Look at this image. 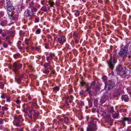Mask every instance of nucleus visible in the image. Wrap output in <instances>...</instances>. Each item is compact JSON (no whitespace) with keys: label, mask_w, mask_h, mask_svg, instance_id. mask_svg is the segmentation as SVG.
Here are the masks:
<instances>
[{"label":"nucleus","mask_w":131,"mask_h":131,"mask_svg":"<svg viewBox=\"0 0 131 131\" xmlns=\"http://www.w3.org/2000/svg\"><path fill=\"white\" fill-rule=\"evenodd\" d=\"M96 122L94 120H93L89 123L87 128V131H94L97 129Z\"/></svg>","instance_id":"1"},{"label":"nucleus","mask_w":131,"mask_h":131,"mask_svg":"<svg viewBox=\"0 0 131 131\" xmlns=\"http://www.w3.org/2000/svg\"><path fill=\"white\" fill-rule=\"evenodd\" d=\"M21 64L18 63L16 62L14 63L13 64V68L12 69L13 71L15 72L17 77L19 75L18 73V71L19 69H21Z\"/></svg>","instance_id":"2"},{"label":"nucleus","mask_w":131,"mask_h":131,"mask_svg":"<svg viewBox=\"0 0 131 131\" xmlns=\"http://www.w3.org/2000/svg\"><path fill=\"white\" fill-rule=\"evenodd\" d=\"M128 46V45H126L124 48L121 49L119 52V54L120 56L124 57L126 56L127 53Z\"/></svg>","instance_id":"3"},{"label":"nucleus","mask_w":131,"mask_h":131,"mask_svg":"<svg viewBox=\"0 0 131 131\" xmlns=\"http://www.w3.org/2000/svg\"><path fill=\"white\" fill-rule=\"evenodd\" d=\"M117 59L114 57H112L110 59V60L107 62L109 67L111 69H113L114 67V64L116 62Z\"/></svg>","instance_id":"4"},{"label":"nucleus","mask_w":131,"mask_h":131,"mask_svg":"<svg viewBox=\"0 0 131 131\" xmlns=\"http://www.w3.org/2000/svg\"><path fill=\"white\" fill-rule=\"evenodd\" d=\"M116 69L117 74L119 75L122 76L125 73L124 69L121 66H118Z\"/></svg>","instance_id":"5"},{"label":"nucleus","mask_w":131,"mask_h":131,"mask_svg":"<svg viewBox=\"0 0 131 131\" xmlns=\"http://www.w3.org/2000/svg\"><path fill=\"white\" fill-rule=\"evenodd\" d=\"M127 121L129 122H131V118L124 117L122 118L121 122L122 124L124 126H125V121Z\"/></svg>","instance_id":"6"},{"label":"nucleus","mask_w":131,"mask_h":131,"mask_svg":"<svg viewBox=\"0 0 131 131\" xmlns=\"http://www.w3.org/2000/svg\"><path fill=\"white\" fill-rule=\"evenodd\" d=\"M100 85L99 84L97 85L96 86L95 89H94L92 90V92L93 94L96 95L97 92L100 90L101 89Z\"/></svg>","instance_id":"7"},{"label":"nucleus","mask_w":131,"mask_h":131,"mask_svg":"<svg viewBox=\"0 0 131 131\" xmlns=\"http://www.w3.org/2000/svg\"><path fill=\"white\" fill-rule=\"evenodd\" d=\"M65 37L63 36L59 37L58 38V41L60 43L63 44L66 41Z\"/></svg>","instance_id":"8"},{"label":"nucleus","mask_w":131,"mask_h":131,"mask_svg":"<svg viewBox=\"0 0 131 131\" xmlns=\"http://www.w3.org/2000/svg\"><path fill=\"white\" fill-rule=\"evenodd\" d=\"M14 121H23V118L21 115H15L14 116Z\"/></svg>","instance_id":"9"},{"label":"nucleus","mask_w":131,"mask_h":131,"mask_svg":"<svg viewBox=\"0 0 131 131\" xmlns=\"http://www.w3.org/2000/svg\"><path fill=\"white\" fill-rule=\"evenodd\" d=\"M55 56V55L54 53H51L49 54V56L47 57V60L49 62L52 60L53 57Z\"/></svg>","instance_id":"10"},{"label":"nucleus","mask_w":131,"mask_h":131,"mask_svg":"<svg viewBox=\"0 0 131 131\" xmlns=\"http://www.w3.org/2000/svg\"><path fill=\"white\" fill-rule=\"evenodd\" d=\"M86 90L85 91H89V95L90 96V97L92 98V97H91V96L92 95V94L91 91H90V89L92 87L91 86V85L90 84H88L86 85Z\"/></svg>","instance_id":"11"},{"label":"nucleus","mask_w":131,"mask_h":131,"mask_svg":"<svg viewBox=\"0 0 131 131\" xmlns=\"http://www.w3.org/2000/svg\"><path fill=\"white\" fill-rule=\"evenodd\" d=\"M114 85L113 84L112 85L105 84V89L106 90H109L112 89Z\"/></svg>","instance_id":"12"},{"label":"nucleus","mask_w":131,"mask_h":131,"mask_svg":"<svg viewBox=\"0 0 131 131\" xmlns=\"http://www.w3.org/2000/svg\"><path fill=\"white\" fill-rule=\"evenodd\" d=\"M24 77V74L22 73L20 75L18 78H16V79L18 83H19L20 81Z\"/></svg>","instance_id":"13"},{"label":"nucleus","mask_w":131,"mask_h":131,"mask_svg":"<svg viewBox=\"0 0 131 131\" xmlns=\"http://www.w3.org/2000/svg\"><path fill=\"white\" fill-rule=\"evenodd\" d=\"M23 121H14L13 124L14 125L17 126H20L21 124V123Z\"/></svg>","instance_id":"14"},{"label":"nucleus","mask_w":131,"mask_h":131,"mask_svg":"<svg viewBox=\"0 0 131 131\" xmlns=\"http://www.w3.org/2000/svg\"><path fill=\"white\" fill-rule=\"evenodd\" d=\"M64 121L66 124L69 125L70 122L71 118L67 117H66L64 118Z\"/></svg>","instance_id":"15"},{"label":"nucleus","mask_w":131,"mask_h":131,"mask_svg":"<svg viewBox=\"0 0 131 131\" xmlns=\"http://www.w3.org/2000/svg\"><path fill=\"white\" fill-rule=\"evenodd\" d=\"M39 115V113L38 111H34V114L33 115L34 119H37Z\"/></svg>","instance_id":"16"},{"label":"nucleus","mask_w":131,"mask_h":131,"mask_svg":"<svg viewBox=\"0 0 131 131\" xmlns=\"http://www.w3.org/2000/svg\"><path fill=\"white\" fill-rule=\"evenodd\" d=\"M7 9L10 12H12L15 9L14 6L12 5L7 8Z\"/></svg>","instance_id":"17"},{"label":"nucleus","mask_w":131,"mask_h":131,"mask_svg":"<svg viewBox=\"0 0 131 131\" xmlns=\"http://www.w3.org/2000/svg\"><path fill=\"white\" fill-rule=\"evenodd\" d=\"M43 66L46 69L49 68L50 69V68L49 67L50 66L49 63L46 62L44 64Z\"/></svg>","instance_id":"18"},{"label":"nucleus","mask_w":131,"mask_h":131,"mask_svg":"<svg viewBox=\"0 0 131 131\" xmlns=\"http://www.w3.org/2000/svg\"><path fill=\"white\" fill-rule=\"evenodd\" d=\"M2 98H9L10 97L9 95L7 94H4L2 95L1 96Z\"/></svg>","instance_id":"19"},{"label":"nucleus","mask_w":131,"mask_h":131,"mask_svg":"<svg viewBox=\"0 0 131 131\" xmlns=\"http://www.w3.org/2000/svg\"><path fill=\"white\" fill-rule=\"evenodd\" d=\"M10 16L12 17L13 20H16L18 18V16L16 14L13 15H11Z\"/></svg>","instance_id":"20"},{"label":"nucleus","mask_w":131,"mask_h":131,"mask_svg":"<svg viewBox=\"0 0 131 131\" xmlns=\"http://www.w3.org/2000/svg\"><path fill=\"white\" fill-rule=\"evenodd\" d=\"M119 114L117 113H113L112 114V117L115 118H117L119 116Z\"/></svg>","instance_id":"21"},{"label":"nucleus","mask_w":131,"mask_h":131,"mask_svg":"<svg viewBox=\"0 0 131 131\" xmlns=\"http://www.w3.org/2000/svg\"><path fill=\"white\" fill-rule=\"evenodd\" d=\"M6 8L9 7L12 5L11 3L9 1H6Z\"/></svg>","instance_id":"22"},{"label":"nucleus","mask_w":131,"mask_h":131,"mask_svg":"<svg viewBox=\"0 0 131 131\" xmlns=\"http://www.w3.org/2000/svg\"><path fill=\"white\" fill-rule=\"evenodd\" d=\"M29 7L30 8H34V4L33 2L32 1H31L29 3Z\"/></svg>","instance_id":"23"},{"label":"nucleus","mask_w":131,"mask_h":131,"mask_svg":"<svg viewBox=\"0 0 131 131\" xmlns=\"http://www.w3.org/2000/svg\"><path fill=\"white\" fill-rule=\"evenodd\" d=\"M108 111L109 113H113L114 111L113 107L112 106L108 110Z\"/></svg>","instance_id":"24"},{"label":"nucleus","mask_w":131,"mask_h":131,"mask_svg":"<svg viewBox=\"0 0 131 131\" xmlns=\"http://www.w3.org/2000/svg\"><path fill=\"white\" fill-rule=\"evenodd\" d=\"M8 108L6 106H3L2 107V112H3V113H4V111H6L7 110Z\"/></svg>","instance_id":"25"},{"label":"nucleus","mask_w":131,"mask_h":131,"mask_svg":"<svg viewBox=\"0 0 131 131\" xmlns=\"http://www.w3.org/2000/svg\"><path fill=\"white\" fill-rule=\"evenodd\" d=\"M120 94L119 92H115L114 93L113 95L114 97H117Z\"/></svg>","instance_id":"26"},{"label":"nucleus","mask_w":131,"mask_h":131,"mask_svg":"<svg viewBox=\"0 0 131 131\" xmlns=\"http://www.w3.org/2000/svg\"><path fill=\"white\" fill-rule=\"evenodd\" d=\"M47 8L45 6H43L41 8V10L44 12H46L47 10Z\"/></svg>","instance_id":"27"},{"label":"nucleus","mask_w":131,"mask_h":131,"mask_svg":"<svg viewBox=\"0 0 131 131\" xmlns=\"http://www.w3.org/2000/svg\"><path fill=\"white\" fill-rule=\"evenodd\" d=\"M4 85L2 82H0V88L3 89L4 88Z\"/></svg>","instance_id":"28"},{"label":"nucleus","mask_w":131,"mask_h":131,"mask_svg":"<svg viewBox=\"0 0 131 131\" xmlns=\"http://www.w3.org/2000/svg\"><path fill=\"white\" fill-rule=\"evenodd\" d=\"M59 90V87L58 86H56L55 87L53 88V90L54 91H58Z\"/></svg>","instance_id":"29"},{"label":"nucleus","mask_w":131,"mask_h":131,"mask_svg":"<svg viewBox=\"0 0 131 131\" xmlns=\"http://www.w3.org/2000/svg\"><path fill=\"white\" fill-rule=\"evenodd\" d=\"M49 4L50 6L52 7H53V5L54 4V2L52 1H49Z\"/></svg>","instance_id":"30"},{"label":"nucleus","mask_w":131,"mask_h":131,"mask_svg":"<svg viewBox=\"0 0 131 131\" xmlns=\"http://www.w3.org/2000/svg\"><path fill=\"white\" fill-rule=\"evenodd\" d=\"M20 55L19 54H16L14 55V57L15 59H16L19 57Z\"/></svg>","instance_id":"31"},{"label":"nucleus","mask_w":131,"mask_h":131,"mask_svg":"<svg viewBox=\"0 0 131 131\" xmlns=\"http://www.w3.org/2000/svg\"><path fill=\"white\" fill-rule=\"evenodd\" d=\"M15 34V32L13 31H11L10 32V36L13 37L14 36Z\"/></svg>","instance_id":"32"},{"label":"nucleus","mask_w":131,"mask_h":131,"mask_svg":"<svg viewBox=\"0 0 131 131\" xmlns=\"http://www.w3.org/2000/svg\"><path fill=\"white\" fill-rule=\"evenodd\" d=\"M72 101L70 99H67V100H66V103H67V105H69V104H68V103L69 102L70 103L72 102Z\"/></svg>","instance_id":"33"},{"label":"nucleus","mask_w":131,"mask_h":131,"mask_svg":"<svg viewBox=\"0 0 131 131\" xmlns=\"http://www.w3.org/2000/svg\"><path fill=\"white\" fill-rule=\"evenodd\" d=\"M35 33L36 34H39L40 33V29L38 28L37 29V30L35 32Z\"/></svg>","instance_id":"34"},{"label":"nucleus","mask_w":131,"mask_h":131,"mask_svg":"<svg viewBox=\"0 0 131 131\" xmlns=\"http://www.w3.org/2000/svg\"><path fill=\"white\" fill-rule=\"evenodd\" d=\"M128 92L130 94H131V88L128 87L127 88Z\"/></svg>","instance_id":"35"},{"label":"nucleus","mask_w":131,"mask_h":131,"mask_svg":"<svg viewBox=\"0 0 131 131\" xmlns=\"http://www.w3.org/2000/svg\"><path fill=\"white\" fill-rule=\"evenodd\" d=\"M1 25L2 26H4L6 25V23L5 22L1 21L0 23Z\"/></svg>","instance_id":"36"},{"label":"nucleus","mask_w":131,"mask_h":131,"mask_svg":"<svg viewBox=\"0 0 131 131\" xmlns=\"http://www.w3.org/2000/svg\"><path fill=\"white\" fill-rule=\"evenodd\" d=\"M107 84L110 85H112V84H114L113 83V82L110 80H109L107 82Z\"/></svg>","instance_id":"37"},{"label":"nucleus","mask_w":131,"mask_h":131,"mask_svg":"<svg viewBox=\"0 0 131 131\" xmlns=\"http://www.w3.org/2000/svg\"><path fill=\"white\" fill-rule=\"evenodd\" d=\"M29 41V40L26 39L25 40V43L28 46L29 45V42L28 41Z\"/></svg>","instance_id":"38"},{"label":"nucleus","mask_w":131,"mask_h":131,"mask_svg":"<svg viewBox=\"0 0 131 131\" xmlns=\"http://www.w3.org/2000/svg\"><path fill=\"white\" fill-rule=\"evenodd\" d=\"M49 70H48L47 69H46V70L45 71H44L43 72L44 73H45L46 74L49 73Z\"/></svg>","instance_id":"39"},{"label":"nucleus","mask_w":131,"mask_h":131,"mask_svg":"<svg viewBox=\"0 0 131 131\" xmlns=\"http://www.w3.org/2000/svg\"><path fill=\"white\" fill-rule=\"evenodd\" d=\"M28 14V16H31L33 15V14L31 12H29Z\"/></svg>","instance_id":"40"},{"label":"nucleus","mask_w":131,"mask_h":131,"mask_svg":"<svg viewBox=\"0 0 131 131\" xmlns=\"http://www.w3.org/2000/svg\"><path fill=\"white\" fill-rule=\"evenodd\" d=\"M122 98H128V97L127 95H124L122 96Z\"/></svg>","instance_id":"41"},{"label":"nucleus","mask_w":131,"mask_h":131,"mask_svg":"<svg viewBox=\"0 0 131 131\" xmlns=\"http://www.w3.org/2000/svg\"><path fill=\"white\" fill-rule=\"evenodd\" d=\"M4 120L2 118H0V124H2L4 122Z\"/></svg>","instance_id":"42"},{"label":"nucleus","mask_w":131,"mask_h":131,"mask_svg":"<svg viewBox=\"0 0 131 131\" xmlns=\"http://www.w3.org/2000/svg\"><path fill=\"white\" fill-rule=\"evenodd\" d=\"M95 81H93L90 84V85H91V86L92 87V86H94L95 85Z\"/></svg>","instance_id":"43"},{"label":"nucleus","mask_w":131,"mask_h":131,"mask_svg":"<svg viewBox=\"0 0 131 131\" xmlns=\"http://www.w3.org/2000/svg\"><path fill=\"white\" fill-rule=\"evenodd\" d=\"M85 82L83 81H82L80 82V84L82 86H83L85 84Z\"/></svg>","instance_id":"44"},{"label":"nucleus","mask_w":131,"mask_h":131,"mask_svg":"<svg viewBox=\"0 0 131 131\" xmlns=\"http://www.w3.org/2000/svg\"><path fill=\"white\" fill-rule=\"evenodd\" d=\"M6 33H3L2 34V36L3 37H5L6 36Z\"/></svg>","instance_id":"45"},{"label":"nucleus","mask_w":131,"mask_h":131,"mask_svg":"<svg viewBox=\"0 0 131 131\" xmlns=\"http://www.w3.org/2000/svg\"><path fill=\"white\" fill-rule=\"evenodd\" d=\"M28 68L32 70H33V68L32 66L30 65H29L28 66Z\"/></svg>","instance_id":"46"},{"label":"nucleus","mask_w":131,"mask_h":131,"mask_svg":"<svg viewBox=\"0 0 131 131\" xmlns=\"http://www.w3.org/2000/svg\"><path fill=\"white\" fill-rule=\"evenodd\" d=\"M27 98H31L33 97L32 96H30L29 94H27L26 95Z\"/></svg>","instance_id":"47"},{"label":"nucleus","mask_w":131,"mask_h":131,"mask_svg":"<svg viewBox=\"0 0 131 131\" xmlns=\"http://www.w3.org/2000/svg\"><path fill=\"white\" fill-rule=\"evenodd\" d=\"M21 1L22 0H16V1L19 4L21 3Z\"/></svg>","instance_id":"48"},{"label":"nucleus","mask_w":131,"mask_h":131,"mask_svg":"<svg viewBox=\"0 0 131 131\" xmlns=\"http://www.w3.org/2000/svg\"><path fill=\"white\" fill-rule=\"evenodd\" d=\"M33 110L32 109H31L29 111V114H32V111Z\"/></svg>","instance_id":"49"},{"label":"nucleus","mask_w":131,"mask_h":131,"mask_svg":"<svg viewBox=\"0 0 131 131\" xmlns=\"http://www.w3.org/2000/svg\"><path fill=\"white\" fill-rule=\"evenodd\" d=\"M102 79H103V80H104V81H105L106 79L107 78L106 76H104L102 78Z\"/></svg>","instance_id":"50"},{"label":"nucleus","mask_w":131,"mask_h":131,"mask_svg":"<svg viewBox=\"0 0 131 131\" xmlns=\"http://www.w3.org/2000/svg\"><path fill=\"white\" fill-rule=\"evenodd\" d=\"M79 42V40L77 39V38L75 39V43H78Z\"/></svg>","instance_id":"51"},{"label":"nucleus","mask_w":131,"mask_h":131,"mask_svg":"<svg viewBox=\"0 0 131 131\" xmlns=\"http://www.w3.org/2000/svg\"><path fill=\"white\" fill-rule=\"evenodd\" d=\"M28 117H29V118H32V114H28Z\"/></svg>","instance_id":"52"},{"label":"nucleus","mask_w":131,"mask_h":131,"mask_svg":"<svg viewBox=\"0 0 131 131\" xmlns=\"http://www.w3.org/2000/svg\"><path fill=\"white\" fill-rule=\"evenodd\" d=\"M103 99H101V100L100 101V102H101L102 103H103L105 102V101H103Z\"/></svg>","instance_id":"53"},{"label":"nucleus","mask_w":131,"mask_h":131,"mask_svg":"<svg viewBox=\"0 0 131 131\" xmlns=\"http://www.w3.org/2000/svg\"><path fill=\"white\" fill-rule=\"evenodd\" d=\"M108 95V94L107 93H106L104 95V94L103 96L104 98H106L107 97V95Z\"/></svg>","instance_id":"54"},{"label":"nucleus","mask_w":131,"mask_h":131,"mask_svg":"<svg viewBox=\"0 0 131 131\" xmlns=\"http://www.w3.org/2000/svg\"><path fill=\"white\" fill-rule=\"evenodd\" d=\"M16 102L18 104H19L20 103V101L18 100H17V101H16Z\"/></svg>","instance_id":"55"},{"label":"nucleus","mask_w":131,"mask_h":131,"mask_svg":"<svg viewBox=\"0 0 131 131\" xmlns=\"http://www.w3.org/2000/svg\"><path fill=\"white\" fill-rule=\"evenodd\" d=\"M1 106L0 105V113L2 115H3L4 114V113H3V112H2V111H1Z\"/></svg>","instance_id":"56"},{"label":"nucleus","mask_w":131,"mask_h":131,"mask_svg":"<svg viewBox=\"0 0 131 131\" xmlns=\"http://www.w3.org/2000/svg\"><path fill=\"white\" fill-rule=\"evenodd\" d=\"M128 99H122V101H123L124 100V101L125 102H127L128 101Z\"/></svg>","instance_id":"57"},{"label":"nucleus","mask_w":131,"mask_h":131,"mask_svg":"<svg viewBox=\"0 0 131 131\" xmlns=\"http://www.w3.org/2000/svg\"><path fill=\"white\" fill-rule=\"evenodd\" d=\"M23 111L24 112L26 113V112H27V109H26V108H24L23 109Z\"/></svg>","instance_id":"58"},{"label":"nucleus","mask_w":131,"mask_h":131,"mask_svg":"<svg viewBox=\"0 0 131 131\" xmlns=\"http://www.w3.org/2000/svg\"><path fill=\"white\" fill-rule=\"evenodd\" d=\"M7 44L4 43L3 44V46L4 47L6 48L7 47Z\"/></svg>","instance_id":"59"},{"label":"nucleus","mask_w":131,"mask_h":131,"mask_svg":"<svg viewBox=\"0 0 131 131\" xmlns=\"http://www.w3.org/2000/svg\"><path fill=\"white\" fill-rule=\"evenodd\" d=\"M35 21H36V22H38L39 21V19L38 18H36Z\"/></svg>","instance_id":"60"},{"label":"nucleus","mask_w":131,"mask_h":131,"mask_svg":"<svg viewBox=\"0 0 131 131\" xmlns=\"http://www.w3.org/2000/svg\"><path fill=\"white\" fill-rule=\"evenodd\" d=\"M31 0H28L27 1H26V3H29L31 2Z\"/></svg>","instance_id":"61"},{"label":"nucleus","mask_w":131,"mask_h":131,"mask_svg":"<svg viewBox=\"0 0 131 131\" xmlns=\"http://www.w3.org/2000/svg\"><path fill=\"white\" fill-rule=\"evenodd\" d=\"M35 49L36 50H38L39 49V48L38 47H36L35 48Z\"/></svg>","instance_id":"62"},{"label":"nucleus","mask_w":131,"mask_h":131,"mask_svg":"<svg viewBox=\"0 0 131 131\" xmlns=\"http://www.w3.org/2000/svg\"><path fill=\"white\" fill-rule=\"evenodd\" d=\"M125 131H131V130L130 129L127 128L126 129Z\"/></svg>","instance_id":"63"},{"label":"nucleus","mask_w":131,"mask_h":131,"mask_svg":"<svg viewBox=\"0 0 131 131\" xmlns=\"http://www.w3.org/2000/svg\"><path fill=\"white\" fill-rule=\"evenodd\" d=\"M21 41H18V42H17V43L19 44V45H20L21 43Z\"/></svg>","instance_id":"64"}]
</instances>
